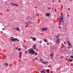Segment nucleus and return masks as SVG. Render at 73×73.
Here are the masks:
<instances>
[{
	"instance_id": "34",
	"label": "nucleus",
	"mask_w": 73,
	"mask_h": 73,
	"mask_svg": "<svg viewBox=\"0 0 73 73\" xmlns=\"http://www.w3.org/2000/svg\"><path fill=\"white\" fill-rule=\"evenodd\" d=\"M55 12H57V11H56V9H55Z\"/></svg>"
},
{
	"instance_id": "2",
	"label": "nucleus",
	"mask_w": 73,
	"mask_h": 73,
	"mask_svg": "<svg viewBox=\"0 0 73 73\" xmlns=\"http://www.w3.org/2000/svg\"><path fill=\"white\" fill-rule=\"evenodd\" d=\"M60 21L63 24L64 23V17L62 16H61L60 17Z\"/></svg>"
},
{
	"instance_id": "23",
	"label": "nucleus",
	"mask_w": 73,
	"mask_h": 73,
	"mask_svg": "<svg viewBox=\"0 0 73 73\" xmlns=\"http://www.w3.org/2000/svg\"><path fill=\"white\" fill-rule=\"evenodd\" d=\"M42 63H43V64H45L46 63V62H42Z\"/></svg>"
},
{
	"instance_id": "21",
	"label": "nucleus",
	"mask_w": 73,
	"mask_h": 73,
	"mask_svg": "<svg viewBox=\"0 0 73 73\" xmlns=\"http://www.w3.org/2000/svg\"><path fill=\"white\" fill-rule=\"evenodd\" d=\"M54 46H53L52 47V48L53 50H54Z\"/></svg>"
},
{
	"instance_id": "42",
	"label": "nucleus",
	"mask_w": 73,
	"mask_h": 73,
	"mask_svg": "<svg viewBox=\"0 0 73 73\" xmlns=\"http://www.w3.org/2000/svg\"><path fill=\"white\" fill-rule=\"evenodd\" d=\"M27 27V26H26V27Z\"/></svg>"
},
{
	"instance_id": "35",
	"label": "nucleus",
	"mask_w": 73,
	"mask_h": 73,
	"mask_svg": "<svg viewBox=\"0 0 73 73\" xmlns=\"http://www.w3.org/2000/svg\"><path fill=\"white\" fill-rule=\"evenodd\" d=\"M51 72L52 73H53V72H52V71H51Z\"/></svg>"
},
{
	"instance_id": "16",
	"label": "nucleus",
	"mask_w": 73,
	"mask_h": 73,
	"mask_svg": "<svg viewBox=\"0 0 73 73\" xmlns=\"http://www.w3.org/2000/svg\"><path fill=\"white\" fill-rule=\"evenodd\" d=\"M46 16H50V14H46Z\"/></svg>"
},
{
	"instance_id": "44",
	"label": "nucleus",
	"mask_w": 73,
	"mask_h": 73,
	"mask_svg": "<svg viewBox=\"0 0 73 73\" xmlns=\"http://www.w3.org/2000/svg\"><path fill=\"white\" fill-rule=\"evenodd\" d=\"M19 61H20V60H19Z\"/></svg>"
},
{
	"instance_id": "27",
	"label": "nucleus",
	"mask_w": 73,
	"mask_h": 73,
	"mask_svg": "<svg viewBox=\"0 0 73 73\" xmlns=\"http://www.w3.org/2000/svg\"><path fill=\"white\" fill-rule=\"evenodd\" d=\"M25 24H26V25H28V23H27V22Z\"/></svg>"
},
{
	"instance_id": "32",
	"label": "nucleus",
	"mask_w": 73,
	"mask_h": 73,
	"mask_svg": "<svg viewBox=\"0 0 73 73\" xmlns=\"http://www.w3.org/2000/svg\"><path fill=\"white\" fill-rule=\"evenodd\" d=\"M33 61H35V60L33 59Z\"/></svg>"
},
{
	"instance_id": "36",
	"label": "nucleus",
	"mask_w": 73,
	"mask_h": 73,
	"mask_svg": "<svg viewBox=\"0 0 73 73\" xmlns=\"http://www.w3.org/2000/svg\"><path fill=\"white\" fill-rule=\"evenodd\" d=\"M39 43H40V44H41V42H40Z\"/></svg>"
},
{
	"instance_id": "14",
	"label": "nucleus",
	"mask_w": 73,
	"mask_h": 73,
	"mask_svg": "<svg viewBox=\"0 0 73 73\" xmlns=\"http://www.w3.org/2000/svg\"><path fill=\"white\" fill-rule=\"evenodd\" d=\"M50 57H53V54H52L50 55Z\"/></svg>"
},
{
	"instance_id": "3",
	"label": "nucleus",
	"mask_w": 73,
	"mask_h": 73,
	"mask_svg": "<svg viewBox=\"0 0 73 73\" xmlns=\"http://www.w3.org/2000/svg\"><path fill=\"white\" fill-rule=\"evenodd\" d=\"M56 43L57 44H58L60 43V38H58L56 39Z\"/></svg>"
},
{
	"instance_id": "10",
	"label": "nucleus",
	"mask_w": 73,
	"mask_h": 73,
	"mask_svg": "<svg viewBox=\"0 0 73 73\" xmlns=\"http://www.w3.org/2000/svg\"><path fill=\"white\" fill-rule=\"evenodd\" d=\"M27 19V20H31V18L30 17H29Z\"/></svg>"
},
{
	"instance_id": "38",
	"label": "nucleus",
	"mask_w": 73,
	"mask_h": 73,
	"mask_svg": "<svg viewBox=\"0 0 73 73\" xmlns=\"http://www.w3.org/2000/svg\"><path fill=\"white\" fill-rule=\"evenodd\" d=\"M59 2H61V1H59Z\"/></svg>"
},
{
	"instance_id": "6",
	"label": "nucleus",
	"mask_w": 73,
	"mask_h": 73,
	"mask_svg": "<svg viewBox=\"0 0 73 73\" xmlns=\"http://www.w3.org/2000/svg\"><path fill=\"white\" fill-rule=\"evenodd\" d=\"M11 5L12 6H16V7L18 6V5L15 4L13 3H11Z\"/></svg>"
},
{
	"instance_id": "39",
	"label": "nucleus",
	"mask_w": 73,
	"mask_h": 73,
	"mask_svg": "<svg viewBox=\"0 0 73 73\" xmlns=\"http://www.w3.org/2000/svg\"><path fill=\"white\" fill-rule=\"evenodd\" d=\"M48 67H50V66H48Z\"/></svg>"
},
{
	"instance_id": "19",
	"label": "nucleus",
	"mask_w": 73,
	"mask_h": 73,
	"mask_svg": "<svg viewBox=\"0 0 73 73\" xmlns=\"http://www.w3.org/2000/svg\"><path fill=\"white\" fill-rule=\"evenodd\" d=\"M49 70L48 69L46 70L47 72H49Z\"/></svg>"
},
{
	"instance_id": "40",
	"label": "nucleus",
	"mask_w": 73,
	"mask_h": 73,
	"mask_svg": "<svg viewBox=\"0 0 73 73\" xmlns=\"http://www.w3.org/2000/svg\"><path fill=\"white\" fill-rule=\"evenodd\" d=\"M72 0H70V1H72Z\"/></svg>"
},
{
	"instance_id": "20",
	"label": "nucleus",
	"mask_w": 73,
	"mask_h": 73,
	"mask_svg": "<svg viewBox=\"0 0 73 73\" xmlns=\"http://www.w3.org/2000/svg\"><path fill=\"white\" fill-rule=\"evenodd\" d=\"M23 46L24 47V48H26V49H27V47H26V46H24L23 45Z\"/></svg>"
},
{
	"instance_id": "43",
	"label": "nucleus",
	"mask_w": 73,
	"mask_h": 73,
	"mask_svg": "<svg viewBox=\"0 0 73 73\" xmlns=\"http://www.w3.org/2000/svg\"><path fill=\"white\" fill-rule=\"evenodd\" d=\"M51 51H52V50H51Z\"/></svg>"
},
{
	"instance_id": "26",
	"label": "nucleus",
	"mask_w": 73,
	"mask_h": 73,
	"mask_svg": "<svg viewBox=\"0 0 73 73\" xmlns=\"http://www.w3.org/2000/svg\"><path fill=\"white\" fill-rule=\"evenodd\" d=\"M5 4L6 5H7V2H5Z\"/></svg>"
},
{
	"instance_id": "11",
	"label": "nucleus",
	"mask_w": 73,
	"mask_h": 73,
	"mask_svg": "<svg viewBox=\"0 0 73 73\" xmlns=\"http://www.w3.org/2000/svg\"><path fill=\"white\" fill-rule=\"evenodd\" d=\"M43 40L45 42H48V40H47L46 39H43Z\"/></svg>"
},
{
	"instance_id": "17",
	"label": "nucleus",
	"mask_w": 73,
	"mask_h": 73,
	"mask_svg": "<svg viewBox=\"0 0 73 73\" xmlns=\"http://www.w3.org/2000/svg\"><path fill=\"white\" fill-rule=\"evenodd\" d=\"M16 29L18 31H20V29H19V28H17Z\"/></svg>"
},
{
	"instance_id": "1",
	"label": "nucleus",
	"mask_w": 73,
	"mask_h": 73,
	"mask_svg": "<svg viewBox=\"0 0 73 73\" xmlns=\"http://www.w3.org/2000/svg\"><path fill=\"white\" fill-rule=\"evenodd\" d=\"M28 52L29 54H34L35 56H37L38 54V53H35V51L33 50L32 48H30L28 50Z\"/></svg>"
},
{
	"instance_id": "4",
	"label": "nucleus",
	"mask_w": 73,
	"mask_h": 73,
	"mask_svg": "<svg viewBox=\"0 0 73 73\" xmlns=\"http://www.w3.org/2000/svg\"><path fill=\"white\" fill-rule=\"evenodd\" d=\"M11 40L12 41H18V42H19V41H19V40L17 39V38H15L14 39H11Z\"/></svg>"
},
{
	"instance_id": "18",
	"label": "nucleus",
	"mask_w": 73,
	"mask_h": 73,
	"mask_svg": "<svg viewBox=\"0 0 73 73\" xmlns=\"http://www.w3.org/2000/svg\"><path fill=\"white\" fill-rule=\"evenodd\" d=\"M44 72V70H43L42 71L40 72L41 73H43Z\"/></svg>"
},
{
	"instance_id": "25",
	"label": "nucleus",
	"mask_w": 73,
	"mask_h": 73,
	"mask_svg": "<svg viewBox=\"0 0 73 73\" xmlns=\"http://www.w3.org/2000/svg\"><path fill=\"white\" fill-rule=\"evenodd\" d=\"M21 50V49L20 48H19L18 50V51H20Z\"/></svg>"
},
{
	"instance_id": "15",
	"label": "nucleus",
	"mask_w": 73,
	"mask_h": 73,
	"mask_svg": "<svg viewBox=\"0 0 73 73\" xmlns=\"http://www.w3.org/2000/svg\"><path fill=\"white\" fill-rule=\"evenodd\" d=\"M33 41H35L36 40V38H35V37L33 38Z\"/></svg>"
},
{
	"instance_id": "12",
	"label": "nucleus",
	"mask_w": 73,
	"mask_h": 73,
	"mask_svg": "<svg viewBox=\"0 0 73 73\" xmlns=\"http://www.w3.org/2000/svg\"><path fill=\"white\" fill-rule=\"evenodd\" d=\"M19 57H21V52H19Z\"/></svg>"
},
{
	"instance_id": "7",
	"label": "nucleus",
	"mask_w": 73,
	"mask_h": 73,
	"mask_svg": "<svg viewBox=\"0 0 73 73\" xmlns=\"http://www.w3.org/2000/svg\"><path fill=\"white\" fill-rule=\"evenodd\" d=\"M33 48L34 50H36V45L34 44L33 46Z\"/></svg>"
},
{
	"instance_id": "30",
	"label": "nucleus",
	"mask_w": 73,
	"mask_h": 73,
	"mask_svg": "<svg viewBox=\"0 0 73 73\" xmlns=\"http://www.w3.org/2000/svg\"><path fill=\"white\" fill-rule=\"evenodd\" d=\"M58 36H55V37H57V38H58Z\"/></svg>"
},
{
	"instance_id": "24",
	"label": "nucleus",
	"mask_w": 73,
	"mask_h": 73,
	"mask_svg": "<svg viewBox=\"0 0 73 73\" xmlns=\"http://www.w3.org/2000/svg\"><path fill=\"white\" fill-rule=\"evenodd\" d=\"M59 28L60 29H61V26H59Z\"/></svg>"
},
{
	"instance_id": "8",
	"label": "nucleus",
	"mask_w": 73,
	"mask_h": 73,
	"mask_svg": "<svg viewBox=\"0 0 73 73\" xmlns=\"http://www.w3.org/2000/svg\"><path fill=\"white\" fill-rule=\"evenodd\" d=\"M67 42L68 45V46H69L70 47V46H71V44H70V43L69 42V41H67Z\"/></svg>"
},
{
	"instance_id": "41",
	"label": "nucleus",
	"mask_w": 73,
	"mask_h": 73,
	"mask_svg": "<svg viewBox=\"0 0 73 73\" xmlns=\"http://www.w3.org/2000/svg\"><path fill=\"white\" fill-rule=\"evenodd\" d=\"M58 35V36H60V35Z\"/></svg>"
},
{
	"instance_id": "31",
	"label": "nucleus",
	"mask_w": 73,
	"mask_h": 73,
	"mask_svg": "<svg viewBox=\"0 0 73 73\" xmlns=\"http://www.w3.org/2000/svg\"><path fill=\"white\" fill-rule=\"evenodd\" d=\"M57 9L58 11H59V8H57Z\"/></svg>"
},
{
	"instance_id": "33",
	"label": "nucleus",
	"mask_w": 73,
	"mask_h": 73,
	"mask_svg": "<svg viewBox=\"0 0 73 73\" xmlns=\"http://www.w3.org/2000/svg\"><path fill=\"white\" fill-rule=\"evenodd\" d=\"M30 24H33V23L32 22H30Z\"/></svg>"
},
{
	"instance_id": "9",
	"label": "nucleus",
	"mask_w": 73,
	"mask_h": 73,
	"mask_svg": "<svg viewBox=\"0 0 73 73\" xmlns=\"http://www.w3.org/2000/svg\"><path fill=\"white\" fill-rule=\"evenodd\" d=\"M4 65H5V66H8V64L7 62L5 63L4 64Z\"/></svg>"
},
{
	"instance_id": "29",
	"label": "nucleus",
	"mask_w": 73,
	"mask_h": 73,
	"mask_svg": "<svg viewBox=\"0 0 73 73\" xmlns=\"http://www.w3.org/2000/svg\"><path fill=\"white\" fill-rule=\"evenodd\" d=\"M63 57L62 56H61L60 57V58H63Z\"/></svg>"
},
{
	"instance_id": "13",
	"label": "nucleus",
	"mask_w": 73,
	"mask_h": 73,
	"mask_svg": "<svg viewBox=\"0 0 73 73\" xmlns=\"http://www.w3.org/2000/svg\"><path fill=\"white\" fill-rule=\"evenodd\" d=\"M42 60H43V59L42 58H40V61L42 62Z\"/></svg>"
},
{
	"instance_id": "28",
	"label": "nucleus",
	"mask_w": 73,
	"mask_h": 73,
	"mask_svg": "<svg viewBox=\"0 0 73 73\" xmlns=\"http://www.w3.org/2000/svg\"><path fill=\"white\" fill-rule=\"evenodd\" d=\"M70 57H71V58H73V56H70Z\"/></svg>"
},
{
	"instance_id": "37",
	"label": "nucleus",
	"mask_w": 73,
	"mask_h": 73,
	"mask_svg": "<svg viewBox=\"0 0 73 73\" xmlns=\"http://www.w3.org/2000/svg\"><path fill=\"white\" fill-rule=\"evenodd\" d=\"M43 73H45V71H44V72H43Z\"/></svg>"
},
{
	"instance_id": "22",
	"label": "nucleus",
	"mask_w": 73,
	"mask_h": 73,
	"mask_svg": "<svg viewBox=\"0 0 73 73\" xmlns=\"http://www.w3.org/2000/svg\"><path fill=\"white\" fill-rule=\"evenodd\" d=\"M72 61H73V60L72 59H70V62H72Z\"/></svg>"
},
{
	"instance_id": "5",
	"label": "nucleus",
	"mask_w": 73,
	"mask_h": 73,
	"mask_svg": "<svg viewBox=\"0 0 73 73\" xmlns=\"http://www.w3.org/2000/svg\"><path fill=\"white\" fill-rule=\"evenodd\" d=\"M41 30L42 31H47V30H48V28H44L42 29Z\"/></svg>"
}]
</instances>
